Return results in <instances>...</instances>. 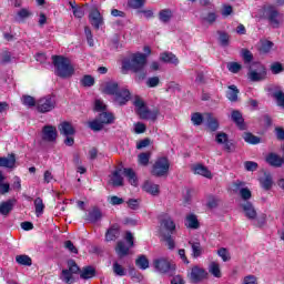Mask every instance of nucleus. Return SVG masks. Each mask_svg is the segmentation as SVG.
I'll return each mask as SVG.
<instances>
[{
    "mask_svg": "<svg viewBox=\"0 0 284 284\" xmlns=\"http://www.w3.org/2000/svg\"><path fill=\"white\" fill-rule=\"evenodd\" d=\"M148 64V55L144 53H135L129 60L122 62V74H128V72H134L138 81H143L148 77L145 65Z\"/></svg>",
    "mask_w": 284,
    "mask_h": 284,
    "instance_id": "obj_1",
    "label": "nucleus"
},
{
    "mask_svg": "<svg viewBox=\"0 0 284 284\" xmlns=\"http://www.w3.org/2000/svg\"><path fill=\"white\" fill-rule=\"evenodd\" d=\"M53 65L55 68L54 73L60 79H70L74 74V67L70 60L62 55H52Z\"/></svg>",
    "mask_w": 284,
    "mask_h": 284,
    "instance_id": "obj_2",
    "label": "nucleus"
},
{
    "mask_svg": "<svg viewBox=\"0 0 284 284\" xmlns=\"http://www.w3.org/2000/svg\"><path fill=\"white\" fill-rule=\"evenodd\" d=\"M247 77L253 83L265 81L267 79V69L261 62H254L248 69Z\"/></svg>",
    "mask_w": 284,
    "mask_h": 284,
    "instance_id": "obj_3",
    "label": "nucleus"
},
{
    "mask_svg": "<svg viewBox=\"0 0 284 284\" xmlns=\"http://www.w3.org/2000/svg\"><path fill=\"white\" fill-rule=\"evenodd\" d=\"M68 268L62 270L60 278L63 281V283L72 284L74 283V274H79L81 272V268H79V265H77V262L74 260H69L67 262Z\"/></svg>",
    "mask_w": 284,
    "mask_h": 284,
    "instance_id": "obj_4",
    "label": "nucleus"
},
{
    "mask_svg": "<svg viewBox=\"0 0 284 284\" xmlns=\"http://www.w3.org/2000/svg\"><path fill=\"white\" fill-rule=\"evenodd\" d=\"M264 14L267 17L268 22L273 28H280L281 23H283V14L276 10V7L266 4L263 7Z\"/></svg>",
    "mask_w": 284,
    "mask_h": 284,
    "instance_id": "obj_5",
    "label": "nucleus"
},
{
    "mask_svg": "<svg viewBox=\"0 0 284 284\" xmlns=\"http://www.w3.org/2000/svg\"><path fill=\"white\" fill-rule=\"evenodd\" d=\"M170 172V160L168 158H159L151 170L153 176H166Z\"/></svg>",
    "mask_w": 284,
    "mask_h": 284,
    "instance_id": "obj_6",
    "label": "nucleus"
},
{
    "mask_svg": "<svg viewBox=\"0 0 284 284\" xmlns=\"http://www.w3.org/2000/svg\"><path fill=\"white\" fill-rule=\"evenodd\" d=\"M55 106L57 101L51 95L43 97L37 102V110L38 112H41V114H45V112H52Z\"/></svg>",
    "mask_w": 284,
    "mask_h": 284,
    "instance_id": "obj_7",
    "label": "nucleus"
},
{
    "mask_svg": "<svg viewBox=\"0 0 284 284\" xmlns=\"http://www.w3.org/2000/svg\"><path fill=\"white\" fill-rule=\"evenodd\" d=\"M153 267L160 274H168V272H172L173 267L170 261L165 257H158L153 260Z\"/></svg>",
    "mask_w": 284,
    "mask_h": 284,
    "instance_id": "obj_8",
    "label": "nucleus"
},
{
    "mask_svg": "<svg viewBox=\"0 0 284 284\" xmlns=\"http://www.w3.org/2000/svg\"><path fill=\"white\" fill-rule=\"evenodd\" d=\"M89 21L94 30H99V28H101V26H103L104 23L101 11H99V9H97L95 7L91 8L89 12Z\"/></svg>",
    "mask_w": 284,
    "mask_h": 284,
    "instance_id": "obj_9",
    "label": "nucleus"
},
{
    "mask_svg": "<svg viewBox=\"0 0 284 284\" xmlns=\"http://www.w3.org/2000/svg\"><path fill=\"white\" fill-rule=\"evenodd\" d=\"M207 278V272L199 266H194L191 268L190 281L193 283H201V281H205Z\"/></svg>",
    "mask_w": 284,
    "mask_h": 284,
    "instance_id": "obj_10",
    "label": "nucleus"
},
{
    "mask_svg": "<svg viewBox=\"0 0 284 284\" xmlns=\"http://www.w3.org/2000/svg\"><path fill=\"white\" fill-rule=\"evenodd\" d=\"M131 99V93L130 90L128 89H120L115 94H114V103L116 105H125L128 101Z\"/></svg>",
    "mask_w": 284,
    "mask_h": 284,
    "instance_id": "obj_11",
    "label": "nucleus"
},
{
    "mask_svg": "<svg viewBox=\"0 0 284 284\" xmlns=\"http://www.w3.org/2000/svg\"><path fill=\"white\" fill-rule=\"evenodd\" d=\"M215 141L216 143H219V145H224V150L226 152H234V144L230 142L226 133H223V132L217 133L215 136Z\"/></svg>",
    "mask_w": 284,
    "mask_h": 284,
    "instance_id": "obj_12",
    "label": "nucleus"
},
{
    "mask_svg": "<svg viewBox=\"0 0 284 284\" xmlns=\"http://www.w3.org/2000/svg\"><path fill=\"white\" fill-rule=\"evenodd\" d=\"M160 227L162 230H165L170 234H174V232L176 231V223L174 222V219H172L170 215H165L160 222Z\"/></svg>",
    "mask_w": 284,
    "mask_h": 284,
    "instance_id": "obj_13",
    "label": "nucleus"
},
{
    "mask_svg": "<svg viewBox=\"0 0 284 284\" xmlns=\"http://www.w3.org/2000/svg\"><path fill=\"white\" fill-rule=\"evenodd\" d=\"M0 168L14 170V168H17V155H14V153H11L8 154V156L0 158Z\"/></svg>",
    "mask_w": 284,
    "mask_h": 284,
    "instance_id": "obj_14",
    "label": "nucleus"
},
{
    "mask_svg": "<svg viewBox=\"0 0 284 284\" xmlns=\"http://www.w3.org/2000/svg\"><path fill=\"white\" fill-rule=\"evenodd\" d=\"M42 139L49 143L57 141V128L52 125L44 126L42 130Z\"/></svg>",
    "mask_w": 284,
    "mask_h": 284,
    "instance_id": "obj_15",
    "label": "nucleus"
},
{
    "mask_svg": "<svg viewBox=\"0 0 284 284\" xmlns=\"http://www.w3.org/2000/svg\"><path fill=\"white\" fill-rule=\"evenodd\" d=\"M17 204V200L11 199L0 203V214L2 216H8L12 210H14V205Z\"/></svg>",
    "mask_w": 284,
    "mask_h": 284,
    "instance_id": "obj_16",
    "label": "nucleus"
},
{
    "mask_svg": "<svg viewBox=\"0 0 284 284\" xmlns=\"http://www.w3.org/2000/svg\"><path fill=\"white\" fill-rule=\"evenodd\" d=\"M136 113L139 114L140 119H145L150 121H156V116H159V111H150L148 106H142V109L138 110Z\"/></svg>",
    "mask_w": 284,
    "mask_h": 284,
    "instance_id": "obj_17",
    "label": "nucleus"
},
{
    "mask_svg": "<svg viewBox=\"0 0 284 284\" xmlns=\"http://www.w3.org/2000/svg\"><path fill=\"white\" fill-rule=\"evenodd\" d=\"M142 190L146 192V194H151V196H159L161 192L159 184H154L152 181H145Z\"/></svg>",
    "mask_w": 284,
    "mask_h": 284,
    "instance_id": "obj_18",
    "label": "nucleus"
},
{
    "mask_svg": "<svg viewBox=\"0 0 284 284\" xmlns=\"http://www.w3.org/2000/svg\"><path fill=\"white\" fill-rule=\"evenodd\" d=\"M192 170L194 174H200V176H204L205 179H212V172L203 164H195Z\"/></svg>",
    "mask_w": 284,
    "mask_h": 284,
    "instance_id": "obj_19",
    "label": "nucleus"
},
{
    "mask_svg": "<svg viewBox=\"0 0 284 284\" xmlns=\"http://www.w3.org/2000/svg\"><path fill=\"white\" fill-rule=\"evenodd\" d=\"M232 121L240 128V130H245V120L243 114L239 110H233L231 113Z\"/></svg>",
    "mask_w": 284,
    "mask_h": 284,
    "instance_id": "obj_20",
    "label": "nucleus"
},
{
    "mask_svg": "<svg viewBox=\"0 0 284 284\" xmlns=\"http://www.w3.org/2000/svg\"><path fill=\"white\" fill-rule=\"evenodd\" d=\"M123 175L128 179L130 185H133V187H136L139 185V178L136 176V173L132 169H124Z\"/></svg>",
    "mask_w": 284,
    "mask_h": 284,
    "instance_id": "obj_21",
    "label": "nucleus"
},
{
    "mask_svg": "<svg viewBox=\"0 0 284 284\" xmlns=\"http://www.w3.org/2000/svg\"><path fill=\"white\" fill-rule=\"evenodd\" d=\"M110 183L113 187H121L123 186V176H121V170H115L110 175Z\"/></svg>",
    "mask_w": 284,
    "mask_h": 284,
    "instance_id": "obj_22",
    "label": "nucleus"
},
{
    "mask_svg": "<svg viewBox=\"0 0 284 284\" xmlns=\"http://www.w3.org/2000/svg\"><path fill=\"white\" fill-rule=\"evenodd\" d=\"M266 163H268V165H272L273 168H281V165H283L284 163V158L271 153L268 154V156H266Z\"/></svg>",
    "mask_w": 284,
    "mask_h": 284,
    "instance_id": "obj_23",
    "label": "nucleus"
},
{
    "mask_svg": "<svg viewBox=\"0 0 284 284\" xmlns=\"http://www.w3.org/2000/svg\"><path fill=\"white\" fill-rule=\"evenodd\" d=\"M120 90L121 89H119V83H116V82H106L105 85L102 89V92H104V94H111V95L115 97V94Z\"/></svg>",
    "mask_w": 284,
    "mask_h": 284,
    "instance_id": "obj_24",
    "label": "nucleus"
},
{
    "mask_svg": "<svg viewBox=\"0 0 284 284\" xmlns=\"http://www.w3.org/2000/svg\"><path fill=\"white\" fill-rule=\"evenodd\" d=\"M60 134H63V136H73L74 134V126L70 124V122H62L59 125Z\"/></svg>",
    "mask_w": 284,
    "mask_h": 284,
    "instance_id": "obj_25",
    "label": "nucleus"
},
{
    "mask_svg": "<svg viewBox=\"0 0 284 284\" xmlns=\"http://www.w3.org/2000/svg\"><path fill=\"white\" fill-rule=\"evenodd\" d=\"M185 226L189 227L190 230H199V219L196 217L195 214H189L185 219Z\"/></svg>",
    "mask_w": 284,
    "mask_h": 284,
    "instance_id": "obj_26",
    "label": "nucleus"
},
{
    "mask_svg": "<svg viewBox=\"0 0 284 284\" xmlns=\"http://www.w3.org/2000/svg\"><path fill=\"white\" fill-rule=\"evenodd\" d=\"M189 245H191L193 258H199V256L203 254V247H201V242L189 241Z\"/></svg>",
    "mask_w": 284,
    "mask_h": 284,
    "instance_id": "obj_27",
    "label": "nucleus"
},
{
    "mask_svg": "<svg viewBox=\"0 0 284 284\" xmlns=\"http://www.w3.org/2000/svg\"><path fill=\"white\" fill-rule=\"evenodd\" d=\"M242 207L247 219H256V209H254V205H252V203L246 202L245 204L242 205Z\"/></svg>",
    "mask_w": 284,
    "mask_h": 284,
    "instance_id": "obj_28",
    "label": "nucleus"
},
{
    "mask_svg": "<svg viewBox=\"0 0 284 284\" xmlns=\"http://www.w3.org/2000/svg\"><path fill=\"white\" fill-rule=\"evenodd\" d=\"M205 116H206L207 128L210 129V131L216 132V130H219V120L212 116V113H206Z\"/></svg>",
    "mask_w": 284,
    "mask_h": 284,
    "instance_id": "obj_29",
    "label": "nucleus"
},
{
    "mask_svg": "<svg viewBox=\"0 0 284 284\" xmlns=\"http://www.w3.org/2000/svg\"><path fill=\"white\" fill-rule=\"evenodd\" d=\"M173 12L170 9H163L159 12V19L162 23H170L172 21Z\"/></svg>",
    "mask_w": 284,
    "mask_h": 284,
    "instance_id": "obj_30",
    "label": "nucleus"
},
{
    "mask_svg": "<svg viewBox=\"0 0 284 284\" xmlns=\"http://www.w3.org/2000/svg\"><path fill=\"white\" fill-rule=\"evenodd\" d=\"M119 239V226H111L105 233V241H116Z\"/></svg>",
    "mask_w": 284,
    "mask_h": 284,
    "instance_id": "obj_31",
    "label": "nucleus"
},
{
    "mask_svg": "<svg viewBox=\"0 0 284 284\" xmlns=\"http://www.w3.org/2000/svg\"><path fill=\"white\" fill-rule=\"evenodd\" d=\"M98 119L102 122L103 125H110L111 123H114V115L105 111L100 113Z\"/></svg>",
    "mask_w": 284,
    "mask_h": 284,
    "instance_id": "obj_32",
    "label": "nucleus"
},
{
    "mask_svg": "<svg viewBox=\"0 0 284 284\" xmlns=\"http://www.w3.org/2000/svg\"><path fill=\"white\" fill-rule=\"evenodd\" d=\"M226 98L232 102L239 101V88H236V85H230L226 92Z\"/></svg>",
    "mask_w": 284,
    "mask_h": 284,
    "instance_id": "obj_33",
    "label": "nucleus"
},
{
    "mask_svg": "<svg viewBox=\"0 0 284 284\" xmlns=\"http://www.w3.org/2000/svg\"><path fill=\"white\" fill-rule=\"evenodd\" d=\"M209 272L215 278H221V265L217 262H211L209 265Z\"/></svg>",
    "mask_w": 284,
    "mask_h": 284,
    "instance_id": "obj_34",
    "label": "nucleus"
},
{
    "mask_svg": "<svg viewBox=\"0 0 284 284\" xmlns=\"http://www.w3.org/2000/svg\"><path fill=\"white\" fill-rule=\"evenodd\" d=\"M101 219H103V214L99 209H93L89 212L88 221H90V223H97L98 221H101Z\"/></svg>",
    "mask_w": 284,
    "mask_h": 284,
    "instance_id": "obj_35",
    "label": "nucleus"
},
{
    "mask_svg": "<svg viewBox=\"0 0 284 284\" xmlns=\"http://www.w3.org/2000/svg\"><path fill=\"white\" fill-rule=\"evenodd\" d=\"M260 43V52L262 54H267L274 48V42L270 40H262Z\"/></svg>",
    "mask_w": 284,
    "mask_h": 284,
    "instance_id": "obj_36",
    "label": "nucleus"
},
{
    "mask_svg": "<svg viewBox=\"0 0 284 284\" xmlns=\"http://www.w3.org/2000/svg\"><path fill=\"white\" fill-rule=\"evenodd\" d=\"M94 274H97V271H94V267L87 266L84 267L80 273V278L88 280L94 277Z\"/></svg>",
    "mask_w": 284,
    "mask_h": 284,
    "instance_id": "obj_37",
    "label": "nucleus"
},
{
    "mask_svg": "<svg viewBox=\"0 0 284 284\" xmlns=\"http://www.w3.org/2000/svg\"><path fill=\"white\" fill-rule=\"evenodd\" d=\"M34 209H36V216H41L43 211L45 210V204H43V200L41 197H37L34 200Z\"/></svg>",
    "mask_w": 284,
    "mask_h": 284,
    "instance_id": "obj_38",
    "label": "nucleus"
},
{
    "mask_svg": "<svg viewBox=\"0 0 284 284\" xmlns=\"http://www.w3.org/2000/svg\"><path fill=\"white\" fill-rule=\"evenodd\" d=\"M115 252L120 256V258H123V256H128V254L130 252V247L125 246V243H123V242H118Z\"/></svg>",
    "mask_w": 284,
    "mask_h": 284,
    "instance_id": "obj_39",
    "label": "nucleus"
},
{
    "mask_svg": "<svg viewBox=\"0 0 284 284\" xmlns=\"http://www.w3.org/2000/svg\"><path fill=\"white\" fill-rule=\"evenodd\" d=\"M243 139L246 143H250L251 145H258V143H261V138L252 133H244Z\"/></svg>",
    "mask_w": 284,
    "mask_h": 284,
    "instance_id": "obj_40",
    "label": "nucleus"
},
{
    "mask_svg": "<svg viewBox=\"0 0 284 284\" xmlns=\"http://www.w3.org/2000/svg\"><path fill=\"white\" fill-rule=\"evenodd\" d=\"M29 17H32V12L30 9L23 8L17 12L16 21H26V19H29Z\"/></svg>",
    "mask_w": 284,
    "mask_h": 284,
    "instance_id": "obj_41",
    "label": "nucleus"
},
{
    "mask_svg": "<svg viewBox=\"0 0 284 284\" xmlns=\"http://www.w3.org/2000/svg\"><path fill=\"white\" fill-rule=\"evenodd\" d=\"M160 59L161 61H164V63H174V65L179 64V59L173 53H162Z\"/></svg>",
    "mask_w": 284,
    "mask_h": 284,
    "instance_id": "obj_42",
    "label": "nucleus"
},
{
    "mask_svg": "<svg viewBox=\"0 0 284 284\" xmlns=\"http://www.w3.org/2000/svg\"><path fill=\"white\" fill-rule=\"evenodd\" d=\"M135 265L140 270H148V267H150V261H148V257H145V255H140L135 261Z\"/></svg>",
    "mask_w": 284,
    "mask_h": 284,
    "instance_id": "obj_43",
    "label": "nucleus"
},
{
    "mask_svg": "<svg viewBox=\"0 0 284 284\" xmlns=\"http://www.w3.org/2000/svg\"><path fill=\"white\" fill-rule=\"evenodd\" d=\"M16 262L19 265H26L28 267H30V265H32V258H30V256H28V255H17Z\"/></svg>",
    "mask_w": 284,
    "mask_h": 284,
    "instance_id": "obj_44",
    "label": "nucleus"
},
{
    "mask_svg": "<svg viewBox=\"0 0 284 284\" xmlns=\"http://www.w3.org/2000/svg\"><path fill=\"white\" fill-rule=\"evenodd\" d=\"M260 183L263 187V190H270L272 187V175L265 174L263 178H261Z\"/></svg>",
    "mask_w": 284,
    "mask_h": 284,
    "instance_id": "obj_45",
    "label": "nucleus"
},
{
    "mask_svg": "<svg viewBox=\"0 0 284 284\" xmlns=\"http://www.w3.org/2000/svg\"><path fill=\"white\" fill-rule=\"evenodd\" d=\"M89 128L93 130V132H101V130H103V124L99 118H97L95 120L89 122Z\"/></svg>",
    "mask_w": 284,
    "mask_h": 284,
    "instance_id": "obj_46",
    "label": "nucleus"
},
{
    "mask_svg": "<svg viewBox=\"0 0 284 284\" xmlns=\"http://www.w3.org/2000/svg\"><path fill=\"white\" fill-rule=\"evenodd\" d=\"M113 274H115V276H125L126 271L121 264H119V262H114Z\"/></svg>",
    "mask_w": 284,
    "mask_h": 284,
    "instance_id": "obj_47",
    "label": "nucleus"
},
{
    "mask_svg": "<svg viewBox=\"0 0 284 284\" xmlns=\"http://www.w3.org/2000/svg\"><path fill=\"white\" fill-rule=\"evenodd\" d=\"M21 101L23 105H27V108H34V105H37V100L31 95H23Z\"/></svg>",
    "mask_w": 284,
    "mask_h": 284,
    "instance_id": "obj_48",
    "label": "nucleus"
},
{
    "mask_svg": "<svg viewBox=\"0 0 284 284\" xmlns=\"http://www.w3.org/2000/svg\"><path fill=\"white\" fill-rule=\"evenodd\" d=\"M150 156H151L150 152L140 153L138 155L140 165H148L150 163Z\"/></svg>",
    "mask_w": 284,
    "mask_h": 284,
    "instance_id": "obj_49",
    "label": "nucleus"
},
{
    "mask_svg": "<svg viewBox=\"0 0 284 284\" xmlns=\"http://www.w3.org/2000/svg\"><path fill=\"white\" fill-rule=\"evenodd\" d=\"M219 34V41L221 45H223V48H227V45H230V34L226 32H220Z\"/></svg>",
    "mask_w": 284,
    "mask_h": 284,
    "instance_id": "obj_50",
    "label": "nucleus"
},
{
    "mask_svg": "<svg viewBox=\"0 0 284 284\" xmlns=\"http://www.w3.org/2000/svg\"><path fill=\"white\" fill-rule=\"evenodd\" d=\"M271 72L273 74H281V72H284L283 64L281 62H274L271 64Z\"/></svg>",
    "mask_w": 284,
    "mask_h": 284,
    "instance_id": "obj_51",
    "label": "nucleus"
},
{
    "mask_svg": "<svg viewBox=\"0 0 284 284\" xmlns=\"http://www.w3.org/2000/svg\"><path fill=\"white\" fill-rule=\"evenodd\" d=\"M242 58L245 63H252L254 55L252 54V51H250L247 49H242Z\"/></svg>",
    "mask_w": 284,
    "mask_h": 284,
    "instance_id": "obj_52",
    "label": "nucleus"
},
{
    "mask_svg": "<svg viewBox=\"0 0 284 284\" xmlns=\"http://www.w3.org/2000/svg\"><path fill=\"white\" fill-rule=\"evenodd\" d=\"M81 83L84 88H92V85H94V78H92V75H84Z\"/></svg>",
    "mask_w": 284,
    "mask_h": 284,
    "instance_id": "obj_53",
    "label": "nucleus"
},
{
    "mask_svg": "<svg viewBox=\"0 0 284 284\" xmlns=\"http://www.w3.org/2000/svg\"><path fill=\"white\" fill-rule=\"evenodd\" d=\"M73 17L75 19H83L85 17V9L83 7H73Z\"/></svg>",
    "mask_w": 284,
    "mask_h": 284,
    "instance_id": "obj_54",
    "label": "nucleus"
},
{
    "mask_svg": "<svg viewBox=\"0 0 284 284\" xmlns=\"http://www.w3.org/2000/svg\"><path fill=\"white\" fill-rule=\"evenodd\" d=\"M128 207H130V210H139L140 205H141V200L140 199H130L128 202Z\"/></svg>",
    "mask_w": 284,
    "mask_h": 284,
    "instance_id": "obj_55",
    "label": "nucleus"
},
{
    "mask_svg": "<svg viewBox=\"0 0 284 284\" xmlns=\"http://www.w3.org/2000/svg\"><path fill=\"white\" fill-rule=\"evenodd\" d=\"M240 195L243 199V201H250L252 199V191L247 187L240 189Z\"/></svg>",
    "mask_w": 284,
    "mask_h": 284,
    "instance_id": "obj_56",
    "label": "nucleus"
},
{
    "mask_svg": "<svg viewBox=\"0 0 284 284\" xmlns=\"http://www.w3.org/2000/svg\"><path fill=\"white\" fill-rule=\"evenodd\" d=\"M244 168L247 172H256V170H258V163L252 162V161H246L244 163Z\"/></svg>",
    "mask_w": 284,
    "mask_h": 284,
    "instance_id": "obj_57",
    "label": "nucleus"
},
{
    "mask_svg": "<svg viewBox=\"0 0 284 284\" xmlns=\"http://www.w3.org/2000/svg\"><path fill=\"white\" fill-rule=\"evenodd\" d=\"M241 64H239L237 62H230L227 64L229 72H233V74L241 72Z\"/></svg>",
    "mask_w": 284,
    "mask_h": 284,
    "instance_id": "obj_58",
    "label": "nucleus"
},
{
    "mask_svg": "<svg viewBox=\"0 0 284 284\" xmlns=\"http://www.w3.org/2000/svg\"><path fill=\"white\" fill-rule=\"evenodd\" d=\"M191 121L193 125H201V123H203V115L201 113H193Z\"/></svg>",
    "mask_w": 284,
    "mask_h": 284,
    "instance_id": "obj_59",
    "label": "nucleus"
},
{
    "mask_svg": "<svg viewBox=\"0 0 284 284\" xmlns=\"http://www.w3.org/2000/svg\"><path fill=\"white\" fill-rule=\"evenodd\" d=\"M129 6L134 8V10H139V8L145 6V0H130Z\"/></svg>",
    "mask_w": 284,
    "mask_h": 284,
    "instance_id": "obj_60",
    "label": "nucleus"
},
{
    "mask_svg": "<svg viewBox=\"0 0 284 284\" xmlns=\"http://www.w3.org/2000/svg\"><path fill=\"white\" fill-rule=\"evenodd\" d=\"M217 254L219 256L222 257V261H224V263H227V261H230V253L227 252V248H224V247L220 248L217 251Z\"/></svg>",
    "mask_w": 284,
    "mask_h": 284,
    "instance_id": "obj_61",
    "label": "nucleus"
},
{
    "mask_svg": "<svg viewBox=\"0 0 284 284\" xmlns=\"http://www.w3.org/2000/svg\"><path fill=\"white\" fill-rule=\"evenodd\" d=\"M166 92H181V87L176 82H170L166 87Z\"/></svg>",
    "mask_w": 284,
    "mask_h": 284,
    "instance_id": "obj_62",
    "label": "nucleus"
},
{
    "mask_svg": "<svg viewBox=\"0 0 284 284\" xmlns=\"http://www.w3.org/2000/svg\"><path fill=\"white\" fill-rule=\"evenodd\" d=\"M160 82L161 80L159 79V77H153L148 79L146 85L148 88H156V85H159Z\"/></svg>",
    "mask_w": 284,
    "mask_h": 284,
    "instance_id": "obj_63",
    "label": "nucleus"
},
{
    "mask_svg": "<svg viewBox=\"0 0 284 284\" xmlns=\"http://www.w3.org/2000/svg\"><path fill=\"white\" fill-rule=\"evenodd\" d=\"M242 284H258V280L254 275H247L243 278Z\"/></svg>",
    "mask_w": 284,
    "mask_h": 284,
    "instance_id": "obj_64",
    "label": "nucleus"
}]
</instances>
